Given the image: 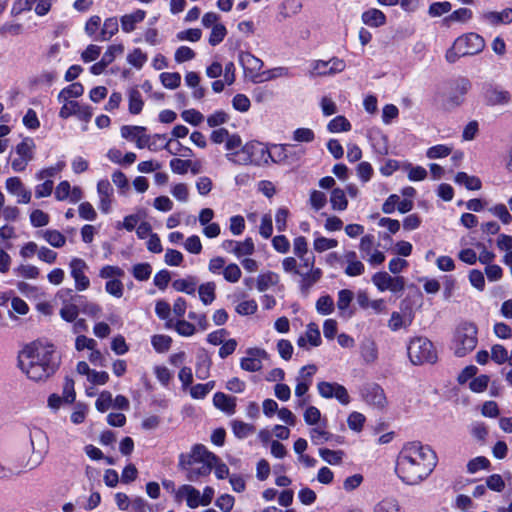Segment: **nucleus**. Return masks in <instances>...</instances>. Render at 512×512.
Returning <instances> with one entry per match:
<instances>
[{
  "label": "nucleus",
  "mask_w": 512,
  "mask_h": 512,
  "mask_svg": "<svg viewBox=\"0 0 512 512\" xmlns=\"http://www.w3.org/2000/svg\"><path fill=\"white\" fill-rule=\"evenodd\" d=\"M232 429L238 438L248 437L255 432L253 425L237 420L232 423Z\"/></svg>",
  "instance_id": "43"
},
{
  "label": "nucleus",
  "mask_w": 512,
  "mask_h": 512,
  "mask_svg": "<svg viewBox=\"0 0 512 512\" xmlns=\"http://www.w3.org/2000/svg\"><path fill=\"white\" fill-rule=\"evenodd\" d=\"M145 17L146 12L142 9H137L133 13L123 15L120 19L122 30L126 33L132 32L136 24L142 22Z\"/></svg>",
  "instance_id": "19"
},
{
  "label": "nucleus",
  "mask_w": 512,
  "mask_h": 512,
  "mask_svg": "<svg viewBox=\"0 0 512 512\" xmlns=\"http://www.w3.org/2000/svg\"><path fill=\"white\" fill-rule=\"evenodd\" d=\"M14 273L26 279H35L39 276L40 272L36 266L22 264L14 269Z\"/></svg>",
  "instance_id": "62"
},
{
  "label": "nucleus",
  "mask_w": 512,
  "mask_h": 512,
  "mask_svg": "<svg viewBox=\"0 0 512 512\" xmlns=\"http://www.w3.org/2000/svg\"><path fill=\"white\" fill-rule=\"evenodd\" d=\"M128 110L132 115H138L141 113L144 102L140 91L137 88H131L128 92Z\"/></svg>",
  "instance_id": "26"
},
{
  "label": "nucleus",
  "mask_w": 512,
  "mask_h": 512,
  "mask_svg": "<svg viewBox=\"0 0 512 512\" xmlns=\"http://www.w3.org/2000/svg\"><path fill=\"white\" fill-rule=\"evenodd\" d=\"M307 424L312 426L310 429V437L314 444H323L328 441L331 434L325 429V422H321V418H305Z\"/></svg>",
  "instance_id": "14"
},
{
  "label": "nucleus",
  "mask_w": 512,
  "mask_h": 512,
  "mask_svg": "<svg viewBox=\"0 0 512 512\" xmlns=\"http://www.w3.org/2000/svg\"><path fill=\"white\" fill-rule=\"evenodd\" d=\"M215 289L216 285L214 282H207L199 286V297L204 305H209L215 300Z\"/></svg>",
  "instance_id": "29"
},
{
  "label": "nucleus",
  "mask_w": 512,
  "mask_h": 512,
  "mask_svg": "<svg viewBox=\"0 0 512 512\" xmlns=\"http://www.w3.org/2000/svg\"><path fill=\"white\" fill-rule=\"evenodd\" d=\"M360 350L361 356L365 362L371 363L377 359V348L373 341L366 340L362 342Z\"/></svg>",
  "instance_id": "36"
},
{
  "label": "nucleus",
  "mask_w": 512,
  "mask_h": 512,
  "mask_svg": "<svg viewBox=\"0 0 512 512\" xmlns=\"http://www.w3.org/2000/svg\"><path fill=\"white\" fill-rule=\"evenodd\" d=\"M317 389L323 398H336L341 404L344 405L350 402V396L347 389L338 383L321 381L318 383Z\"/></svg>",
  "instance_id": "8"
},
{
  "label": "nucleus",
  "mask_w": 512,
  "mask_h": 512,
  "mask_svg": "<svg viewBox=\"0 0 512 512\" xmlns=\"http://www.w3.org/2000/svg\"><path fill=\"white\" fill-rule=\"evenodd\" d=\"M34 147V142L31 138H25L22 142H20L16 146V153L20 158L25 159L26 161H30L33 158L32 149Z\"/></svg>",
  "instance_id": "38"
},
{
  "label": "nucleus",
  "mask_w": 512,
  "mask_h": 512,
  "mask_svg": "<svg viewBox=\"0 0 512 512\" xmlns=\"http://www.w3.org/2000/svg\"><path fill=\"white\" fill-rule=\"evenodd\" d=\"M151 344L156 352L164 353L170 349L172 339L170 336L158 334L152 336Z\"/></svg>",
  "instance_id": "35"
},
{
  "label": "nucleus",
  "mask_w": 512,
  "mask_h": 512,
  "mask_svg": "<svg viewBox=\"0 0 512 512\" xmlns=\"http://www.w3.org/2000/svg\"><path fill=\"white\" fill-rule=\"evenodd\" d=\"M95 405L100 413L107 412L109 408H112V394L109 391H103L97 398Z\"/></svg>",
  "instance_id": "55"
},
{
  "label": "nucleus",
  "mask_w": 512,
  "mask_h": 512,
  "mask_svg": "<svg viewBox=\"0 0 512 512\" xmlns=\"http://www.w3.org/2000/svg\"><path fill=\"white\" fill-rule=\"evenodd\" d=\"M241 270L235 263H231L224 268L223 275L226 281L236 283L241 278Z\"/></svg>",
  "instance_id": "60"
},
{
  "label": "nucleus",
  "mask_w": 512,
  "mask_h": 512,
  "mask_svg": "<svg viewBox=\"0 0 512 512\" xmlns=\"http://www.w3.org/2000/svg\"><path fill=\"white\" fill-rule=\"evenodd\" d=\"M485 99L489 105H506L511 100V94L507 90H503L498 86L488 85L485 88Z\"/></svg>",
  "instance_id": "13"
},
{
  "label": "nucleus",
  "mask_w": 512,
  "mask_h": 512,
  "mask_svg": "<svg viewBox=\"0 0 512 512\" xmlns=\"http://www.w3.org/2000/svg\"><path fill=\"white\" fill-rule=\"evenodd\" d=\"M311 384L308 381L298 380L295 387V396L298 398L297 403L299 406L306 405L307 398L306 394Z\"/></svg>",
  "instance_id": "52"
},
{
  "label": "nucleus",
  "mask_w": 512,
  "mask_h": 512,
  "mask_svg": "<svg viewBox=\"0 0 512 512\" xmlns=\"http://www.w3.org/2000/svg\"><path fill=\"white\" fill-rule=\"evenodd\" d=\"M452 8V5L448 1L434 2L429 6L428 13L431 17H439L445 13H448Z\"/></svg>",
  "instance_id": "56"
},
{
  "label": "nucleus",
  "mask_w": 512,
  "mask_h": 512,
  "mask_svg": "<svg viewBox=\"0 0 512 512\" xmlns=\"http://www.w3.org/2000/svg\"><path fill=\"white\" fill-rule=\"evenodd\" d=\"M482 17L492 25L509 24L512 22V8H506L501 12H486Z\"/></svg>",
  "instance_id": "21"
},
{
  "label": "nucleus",
  "mask_w": 512,
  "mask_h": 512,
  "mask_svg": "<svg viewBox=\"0 0 512 512\" xmlns=\"http://www.w3.org/2000/svg\"><path fill=\"white\" fill-rule=\"evenodd\" d=\"M5 184L9 193L19 197L18 203L27 204L31 201V192L24 187L20 178L10 177Z\"/></svg>",
  "instance_id": "15"
},
{
  "label": "nucleus",
  "mask_w": 512,
  "mask_h": 512,
  "mask_svg": "<svg viewBox=\"0 0 512 512\" xmlns=\"http://www.w3.org/2000/svg\"><path fill=\"white\" fill-rule=\"evenodd\" d=\"M155 139H166V134H154L147 135L141 133L135 140L136 147L139 149L148 148L150 151H159L162 149H168L170 146L171 139L164 144H155Z\"/></svg>",
  "instance_id": "12"
},
{
  "label": "nucleus",
  "mask_w": 512,
  "mask_h": 512,
  "mask_svg": "<svg viewBox=\"0 0 512 512\" xmlns=\"http://www.w3.org/2000/svg\"><path fill=\"white\" fill-rule=\"evenodd\" d=\"M255 251V246L252 238L248 237L243 242H237L236 248L232 249V253L235 255H252Z\"/></svg>",
  "instance_id": "45"
},
{
  "label": "nucleus",
  "mask_w": 512,
  "mask_h": 512,
  "mask_svg": "<svg viewBox=\"0 0 512 512\" xmlns=\"http://www.w3.org/2000/svg\"><path fill=\"white\" fill-rule=\"evenodd\" d=\"M271 151L258 141L247 142L239 151L226 154V158L239 165L262 166L269 163Z\"/></svg>",
  "instance_id": "4"
},
{
  "label": "nucleus",
  "mask_w": 512,
  "mask_h": 512,
  "mask_svg": "<svg viewBox=\"0 0 512 512\" xmlns=\"http://www.w3.org/2000/svg\"><path fill=\"white\" fill-rule=\"evenodd\" d=\"M372 281L378 290L386 291L389 288L392 277L387 272H377L372 276Z\"/></svg>",
  "instance_id": "53"
},
{
  "label": "nucleus",
  "mask_w": 512,
  "mask_h": 512,
  "mask_svg": "<svg viewBox=\"0 0 512 512\" xmlns=\"http://www.w3.org/2000/svg\"><path fill=\"white\" fill-rule=\"evenodd\" d=\"M71 276L75 281V288L77 291H84L90 286V280L85 275L88 265L83 259L73 258L70 261Z\"/></svg>",
  "instance_id": "11"
},
{
  "label": "nucleus",
  "mask_w": 512,
  "mask_h": 512,
  "mask_svg": "<svg viewBox=\"0 0 512 512\" xmlns=\"http://www.w3.org/2000/svg\"><path fill=\"white\" fill-rule=\"evenodd\" d=\"M212 361L208 351L204 348L198 350L196 355V377L200 380L208 378Z\"/></svg>",
  "instance_id": "16"
},
{
  "label": "nucleus",
  "mask_w": 512,
  "mask_h": 512,
  "mask_svg": "<svg viewBox=\"0 0 512 512\" xmlns=\"http://www.w3.org/2000/svg\"><path fill=\"white\" fill-rule=\"evenodd\" d=\"M489 212H491L495 217H497L503 224H509L512 221V216L508 211L507 207L502 204H496L493 207L489 208Z\"/></svg>",
  "instance_id": "44"
},
{
  "label": "nucleus",
  "mask_w": 512,
  "mask_h": 512,
  "mask_svg": "<svg viewBox=\"0 0 512 512\" xmlns=\"http://www.w3.org/2000/svg\"><path fill=\"white\" fill-rule=\"evenodd\" d=\"M124 52V46L122 44L110 45L102 56V60L110 65L116 58Z\"/></svg>",
  "instance_id": "59"
},
{
  "label": "nucleus",
  "mask_w": 512,
  "mask_h": 512,
  "mask_svg": "<svg viewBox=\"0 0 512 512\" xmlns=\"http://www.w3.org/2000/svg\"><path fill=\"white\" fill-rule=\"evenodd\" d=\"M84 93V86L80 82H74L63 88L58 94L59 102H66L69 98H78Z\"/></svg>",
  "instance_id": "25"
},
{
  "label": "nucleus",
  "mask_w": 512,
  "mask_h": 512,
  "mask_svg": "<svg viewBox=\"0 0 512 512\" xmlns=\"http://www.w3.org/2000/svg\"><path fill=\"white\" fill-rule=\"evenodd\" d=\"M337 245L338 241L336 239H329L323 236L317 237L313 243L314 250L319 253L335 248Z\"/></svg>",
  "instance_id": "50"
},
{
  "label": "nucleus",
  "mask_w": 512,
  "mask_h": 512,
  "mask_svg": "<svg viewBox=\"0 0 512 512\" xmlns=\"http://www.w3.org/2000/svg\"><path fill=\"white\" fill-rule=\"evenodd\" d=\"M364 398L368 404L373 405L378 409L384 408L387 402L384 390L378 384L368 387L365 390Z\"/></svg>",
  "instance_id": "17"
},
{
  "label": "nucleus",
  "mask_w": 512,
  "mask_h": 512,
  "mask_svg": "<svg viewBox=\"0 0 512 512\" xmlns=\"http://www.w3.org/2000/svg\"><path fill=\"white\" fill-rule=\"evenodd\" d=\"M119 30L118 19L116 17L107 18L104 21L100 33L94 37L95 41H107Z\"/></svg>",
  "instance_id": "22"
},
{
  "label": "nucleus",
  "mask_w": 512,
  "mask_h": 512,
  "mask_svg": "<svg viewBox=\"0 0 512 512\" xmlns=\"http://www.w3.org/2000/svg\"><path fill=\"white\" fill-rule=\"evenodd\" d=\"M152 267L149 263H138L132 267V275L138 281H146L150 278Z\"/></svg>",
  "instance_id": "39"
},
{
  "label": "nucleus",
  "mask_w": 512,
  "mask_h": 512,
  "mask_svg": "<svg viewBox=\"0 0 512 512\" xmlns=\"http://www.w3.org/2000/svg\"><path fill=\"white\" fill-rule=\"evenodd\" d=\"M330 203H331L332 209H334V210H338V211L346 210L347 206H348V200L346 198L344 190L341 188H334L331 191Z\"/></svg>",
  "instance_id": "28"
},
{
  "label": "nucleus",
  "mask_w": 512,
  "mask_h": 512,
  "mask_svg": "<svg viewBox=\"0 0 512 512\" xmlns=\"http://www.w3.org/2000/svg\"><path fill=\"white\" fill-rule=\"evenodd\" d=\"M146 127L144 126H136V125H124L121 127V136L122 138L129 140V141H135L137 137L141 133L146 132Z\"/></svg>",
  "instance_id": "40"
},
{
  "label": "nucleus",
  "mask_w": 512,
  "mask_h": 512,
  "mask_svg": "<svg viewBox=\"0 0 512 512\" xmlns=\"http://www.w3.org/2000/svg\"><path fill=\"white\" fill-rule=\"evenodd\" d=\"M456 48L461 54L473 56L479 54L485 48L484 38L474 32L466 33L455 39Z\"/></svg>",
  "instance_id": "7"
},
{
  "label": "nucleus",
  "mask_w": 512,
  "mask_h": 512,
  "mask_svg": "<svg viewBox=\"0 0 512 512\" xmlns=\"http://www.w3.org/2000/svg\"><path fill=\"white\" fill-rule=\"evenodd\" d=\"M198 279L195 276H188L183 279L174 280L172 287L178 292H184L189 295H194Z\"/></svg>",
  "instance_id": "23"
},
{
  "label": "nucleus",
  "mask_w": 512,
  "mask_h": 512,
  "mask_svg": "<svg viewBox=\"0 0 512 512\" xmlns=\"http://www.w3.org/2000/svg\"><path fill=\"white\" fill-rule=\"evenodd\" d=\"M436 465V453L429 446L409 442L397 457L396 473L404 483L417 485L433 472Z\"/></svg>",
  "instance_id": "2"
},
{
  "label": "nucleus",
  "mask_w": 512,
  "mask_h": 512,
  "mask_svg": "<svg viewBox=\"0 0 512 512\" xmlns=\"http://www.w3.org/2000/svg\"><path fill=\"white\" fill-rule=\"evenodd\" d=\"M451 151H452V149L450 147L443 145V144H438V145L428 148V150L426 152V156L429 159H438V158L447 157L448 155L451 154Z\"/></svg>",
  "instance_id": "49"
},
{
  "label": "nucleus",
  "mask_w": 512,
  "mask_h": 512,
  "mask_svg": "<svg viewBox=\"0 0 512 512\" xmlns=\"http://www.w3.org/2000/svg\"><path fill=\"white\" fill-rule=\"evenodd\" d=\"M42 237L53 247L61 248L66 243L65 236L58 230H45L41 231Z\"/></svg>",
  "instance_id": "31"
},
{
  "label": "nucleus",
  "mask_w": 512,
  "mask_h": 512,
  "mask_svg": "<svg viewBox=\"0 0 512 512\" xmlns=\"http://www.w3.org/2000/svg\"><path fill=\"white\" fill-rule=\"evenodd\" d=\"M133 512H155L153 507L142 497H136L130 502Z\"/></svg>",
  "instance_id": "64"
},
{
  "label": "nucleus",
  "mask_w": 512,
  "mask_h": 512,
  "mask_svg": "<svg viewBox=\"0 0 512 512\" xmlns=\"http://www.w3.org/2000/svg\"><path fill=\"white\" fill-rule=\"evenodd\" d=\"M454 181L458 185H463L468 190H479L482 187L481 180L476 176H470L466 172H458Z\"/></svg>",
  "instance_id": "24"
},
{
  "label": "nucleus",
  "mask_w": 512,
  "mask_h": 512,
  "mask_svg": "<svg viewBox=\"0 0 512 512\" xmlns=\"http://www.w3.org/2000/svg\"><path fill=\"white\" fill-rule=\"evenodd\" d=\"M216 455L202 444H195L190 452L179 456L178 467L185 473L187 480L197 482L210 475Z\"/></svg>",
  "instance_id": "3"
},
{
  "label": "nucleus",
  "mask_w": 512,
  "mask_h": 512,
  "mask_svg": "<svg viewBox=\"0 0 512 512\" xmlns=\"http://www.w3.org/2000/svg\"><path fill=\"white\" fill-rule=\"evenodd\" d=\"M354 294L351 290L342 289L338 292L337 307L340 316H345L348 311L350 304L353 300Z\"/></svg>",
  "instance_id": "32"
},
{
  "label": "nucleus",
  "mask_w": 512,
  "mask_h": 512,
  "mask_svg": "<svg viewBox=\"0 0 512 512\" xmlns=\"http://www.w3.org/2000/svg\"><path fill=\"white\" fill-rule=\"evenodd\" d=\"M181 117L185 122L193 126H198L204 119L203 114L195 109L184 110L181 113Z\"/></svg>",
  "instance_id": "63"
},
{
  "label": "nucleus",
  "mask_w": 512,
  "mask_h": 512,
  "mask_svg": "<svg viewBox=\"0 0 512 512\" xmlns=\"http://www.w3.org/2000/svg\"><path fill=\"white\" fill-rule=\"evenodd\" d=\"M59 313H60L61 318L64 321L69 322V323L74 322L79 315V311L77 310L75 304H73V303L64 304L62 306V308L60 309Z\"/></svg>",
  "instance_id": "57"
},
{
  "label": "nucleus",
  "mask_w": 512,
  "mask_h": 512,
  "mask_svg": "<svg viewBox=\"0 0 512 512\" xmlns=\"http://www.w3.org/2000/svg\"><path fill=\"white\" fill-rule=\"evenodd\" d=\"M477 332L476 325L471 322H464L456 328L452 348L457 357H464L475 349Z\"/></svg>",
  "instance_id": "5"
},
{
  "label": "nucleus",
  "mask_w": 512,
  "mask_h": 512,
  "mask_svg": "<svg viewBox=\"0 0 512 512\" xmlns=\"http://www.w3.org/2000/svg\"><path fill=\"white\" fill-rule=\"evenodd\" d=\"M127 61L135 68H142L144 63L147 61V55L139 48H135L128 56Z\"/></svg>",
  "instance_id": "58"
},
{
  "label": "nucleus",
  "mask_w": 512,
  "mask_h": 512,
  "mask_svg": "<svg viewBox=\"0 0 512 512\" xmlns=\"http://www.w3.org/2000/svg\"><path fill=\"white\" fill-rule=\"evenodd\" d=\"M277 282H278V275L274 272L269 271L267 273L260 274L257 277L256 287H257L258 291L264 292L269 287L277 284Z\"/></svg>",
  "instance_id": "33"
},
{
  "label": "nucleus",
  "mask_w": 512,
  "mask_h": 512,
  "mask_svg": "<svg viewBox=\"0 0 512 512\" xmlns=\"http://www.w3.org/2000/svg\"><path fill=\"white\" fill-rule=\"evenodd\" d=\"M327 129L331 133L347 132L351 130V124L344 116L339 115L330 120Z\"/></svg>",
  "instance_id": "34"
},
{
  "label": "nucleus",
  "mask_w": 512,
  "mask_h": 512,
  "mask_svg": "<svg viewBox=\"0 0 512 512\" xmlns=\"http://www.w3.org/2000/svg\"><path fill=\"white\" fill-rule=\"evenodd\" d=\"M246 353L247 357L241 359L240 366L243 370L248 372L260 371L262 369L261 360L269 358V354L266 350L261 348H249Z\"/></svg>",
  "instance_id": "9"
},
{
  "label": "nucleus",
  "mask_w": 512,
  "mask_h": 512,
  "mask_svg": "<svg viewBox=\"0 0 512 512\" xmlns=\"http://www.w3.org/2000/svg\"><path fill=\"white\" fill-rule=\"evenodd\" d=\"M105 290L108 294L120 298L124 293V286L121 280L119 279H111L108 280L105 284Z\"/></svg>",
  "instance_id": "54"
},
{
  "label": "nucleus",
  "mask_w": 512,
  "mask_h": 512,
  "mask_svg": "<svg viewBox=\"0 0 512 512\" xmlns=\"http://www.w3.org/2000/svg\"><path fill=\"white\" fill-rule=\"evenodd\" d=\"M472 18V11L468 8H459L452 12L449 16L444 18V23L448 24L450 21L465 22Z\"/></svg>",
  "instance_id": "47"
},
{
  "label": "nucleus",
  "mask_w": 512,
  "mask_h": 512,
  "mask_svg": "<svg viewBox=\"0 0 512 512\" xmlns=\"http://www.w3.org/2000/svg\"><path fill=\"white\" fill-rule=\"evenodd\" d=\"M322 277V271L319 268L313 269L311 272H307L302 274V280L300 283V288L302 292L307 293L308 290L320 280Z\"/></svg>",
  "instance_id": "30"
},
{
  "label": "nucleus",
  "mask_w": 512,
  "mask_h": 512,
  "mask_svg": "<svg viewBox=\"0 0 512 512\" xmlns=\"http://www.w3.org/2000/svg\"><path fill=\"white\" fill-rule=\"evenodd\" d=\"M179 493L186 496V502L190 508L202 505L200 492L193 486L183 485L180 487Z\"/></svg>",
  "instance_id": "27"
},
{
  "label": "nucleus",
  "mask_w": 512,
  "mask_h": 512,
  "mask_svg": "<svg viewBox=\"0 0 512 512\" xmlns=\"http://www.w3.org/2000/svg\"><path fill=\"white\" fill-rule=\"evenodd\" d=\"M49 220V215L40 209H35L30 214L31 225L36 228L48 225Z\"/></svg>",
  "instance_id": "48"
},
{
  "label": "nucleus",
  "mask_w": 512,
  "mask_h": 512,
  "mask_svg": "<svg viewBox=\"0 0 512 512\" xmlns=\"http://www.w3.org/2000/svg\"><path fill=\"white\" fill-rule=\"evenodd\" d=\"M226 35V27L223 24H215L212 27L208 42L211 46H217L224 40Z\"/></svg>",
  "instance_id": "42"
},
{
  "label": "nucleus",
  "mask_w": 512,
  "mask_h": 512,
  "mask_svg": "<svg viewBox=\"0 0 512 512\" xmlns=\"http://www.w3.org/2000/svg\"><path fill=\"white\" fill-rule=\"evenodd\" d=\"M160 81L165 88L176 89L181 83V75L178 72H163Z\"/></svg>",
  "instance_id": "37"
},
{
  "label": "nucleus",
  "mask_w": 512,
  "mask_h": 512,
  "mask_svg": "<svg viewBox=\"0 0 512 512\" xmlns=\"http://www.w3.org/2000/svg\"><path fill=\"white\" fill-rule=\"evenodd\" d=\"M374 512H401V507L395 499H384L376 504Z\"/></svg>",
  "instance_id": "46"
},
{
  "label": "nucleus",
  "mask_w": 512,
  "mask_h": 512,
  "mask_svg": "<svg viewBox=\"0 0 512 512\" xmlns=\"http://www.w3.org/2000/svg\"><path fill=\"white\" fill-rule=\"evenodd\" d=\"M316 310L321 315H329L334 310V301L330 295L321 296L316 302Z\"/></svg>",
  "instance_id": "41"
},
{
  "label": "nucleus",
  "mask_w": 512,
  "mask_h": 512,
  "mask_svg": "<svg viewBox=\"0 0 512 512\" xmlns=\"http://www.w3.org/2000/svg\"><path fill=\"white\" fill-rule=\"evenodd\" d=\"M61 365V354L47 341L35 340L19 352L18 366L33 381H45L53 376Z\"/></svg>",
  "instance_id": "1"
},
{
  "label": "nucleus",
  "mask_w": 512,
  "mask_h": 512,
  "mask_svg": "<svg viewBox=\"0 0 512 512\" xmlns=\"http://www.w3.org/2000/svg\"><path fill=\"white\" fill-rule=\"evenodd\" d=\"M214 406L226 414L236 412V397L227 395L223 392H216L213 396Z\"/></svg>",
  "instance_id": "18"
},
{
  "label": "nucleus",
  "mask_w": 512,
  "mask_h": 512,
  "mask_svg": "<svg viewBox=\"0 0 512 512\" xmlns=\"http://www.w3.org/2000/svg\"><path fill=\"white\" fill-rule=\"evenodd\" d=\"M306 337L309 343L314 347L321 344L322 341L317 324L311 322L307 325Z\"/></svg>",
  "instance_id": "61"
},
{
  "label": "nucleus",
  "mask_w": 512,
  "mask_h": 512,
  "mask_svg": "<svg viewBox=\"0 0 512 512\" xmlns=\"http://www.w3.org/2000/svg\"><path fill=\"white\" fill-rule=\"evenodd\" d=\"M491 359L497 364H503L509 360L508 351L503 345L495 344L491 348Z\"/></svg>",
  "instance_id": "51"
},
{
  "label": "nucleus",
  "mask_w": 512,
  "mask_h": 512,
  "mask_svg": "<svg viewBox=\"0 0 512 512\" xmlns=\"http://www.w3.org/2000/svg\"><path fill=\"white\" fill-rule=\"evenodd\" d=\"M239 62L244 69L245 74L249 75L254 83L262 82L260 80L259 71L263 67V62L250 52H241L239 54Z\"/></svg>",
  "instance_id": "10"
},
{
  "label": "nucleus",
  "mask_w": 512,
  "mask_h": 512,
  "mask_svg": "<svg viewBox=\"0 0 512 512\" xmlns=\"http://www.w3.org/2000/svg\"><path fill=\"white\" fill-rule=\"evenodd\" d=\"M362 22L370 27H380L386 23L385 14L376 8H371L362 13Z\"/></svg>",
  "instance_id": "20"
},
{
  "label": "nucleus",
  "mask_w": 512,
  "mask_h": 512,
  "mask_svg": "<svg viewBox=\"0 0 512 512\" xmlns=\"http://www.w3.org/2000/svg\"><path fill=\"white\" fill-rule=\"evenodd\" d=\"M407 352L414 365L434 364L438 358L433 343L425 337L413 338L407 347Z\"/></svg>",
  "instance_id": "6"
}]
</instances>
